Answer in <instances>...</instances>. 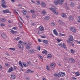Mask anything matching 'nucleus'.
<instances>
[{
	"label": "nucleus",
	"mask_w": 80,
	"mask_h": 80,
	"mask_svg": "<svg viewBox=\"0 0 80 80\" xmlns=\"http://www.w3.org/2000/svg\"><path fill=\"white\" fill-rule=\"evenodd\" d=\"M60 1L59 0H58L57 1H54V3L56 5H58V3L60 5H62V2H64V0H60Z\"/></svg>",
	"instance_id": "f257e3e1"
},
{
	"label": "nucleus",
	"mask_w": 80,
	"mask_h": 80,
	"mask_svg": "<svg viewBox=\"0 0 80 80\" xmlns=\"http://www.w3.org/2000/svg\"><path fill=\"white\" fill-rule=\"evenodd\" d=\"M49 9L50 10H51L54 14L55 15H58V12L56 11V9H57L56 7H55L54 8H50Z\"/></svg>",
	"instance_id": "f03ea898"
},
{
	"label": "nucleus",
	"mask_w": 80,
	"mask_h": 80,
	"mask_svg": "<svg viewBox=\"0 0 80 80\" xmlns=\"http://www.w3.org/2000/svg\"><path fill=\"white\" fill-rule=\"evenodd\" d=\"M58 45H59V46H60L61 47H62V48H63V47L64 49H67V47L66 46V45L65 43H63L62 45V43H61L59 44H58Z\"/></svg>",
	"instance_id": "7ed1b4c3"
},
{
	"label": "nucleus",
	"mask_w": 80,
	"mask_h": 80,
	"mask_svg": "<svg viewBox=\"0 0 80 80\" xmlns=\"http://www.w3.org/2000/svg\"><path fill=\"white\" fill-rule=\"evenodd\" d=\"M65 75V73L63 72H59V77H64Z\"/></svg>",
	"instance_id": "20e7f679"
},
{
	"label": "nucleus",
	"mask_w": 80,
	"mask_h": 80,
	"mask_svg": "<svg viewBox=\"0 0 80 80\" xmlns=\"http://www.w3.org/2000/svg\"><path fill=\"white\" fill-rule=\"evenodd\" d=\"M36 50H34V49H30L28 51V52L30 53L31 54H33L35 53V52H36Z\"/></svg>",
	"instance_id": "39448f33"
},
{
	"label": "nucleus",
	"mask_w": 80,
	"mask_h": 80,
	"mask_svg": "<svg viewBox=\"0 0 80 80\" xmlns=\"http://www.w3.org/2000/svg\"><path fill=\"white\" fill-rule=\"evenodd\" d=\"M69 38H68L69 40L71 42H73V36L71 35L69 36Z\"/></svg>",
	"instance_id": "423d86ee"
},
{
	"label": "nucleus",
	"mask_w": 80,
	"mask_h": 80,
	"mask_svg": "<svg viewBox=\"0 0 80 80\" xmlns=\"http://www.w3.org/2000/svg\"><path fill=\"white\" fill-rule=\"evenodd\" d=\"M18 47H19V48L22 50H23V45L22 44H18Z\"/></svg>",
	"instance_id": "0eeeda50"
},
{
	"label": "nucleus",
	"mask_w": 80,
	"mask_h": 80,
	"mask_svg": "<svg viewBox=\"0 0 80 80\" xmlns=\"http://www.w3.org/2000/svg\"><path fill=\"white\" fill-rule=\"evenodd\" d=\"M70 30L73 33H75V32H76V29H75V28L73 27L71 28Z\"/></svg>",
	"instance_id": "6e6552de"
},
{
	"label": "nucleus",
	"mask_w": 80,
	"mask_h": 80,
	"mask_svg": "<svg viewBox=\"0 0 80 80\" xmlns=\"http://www.w3.org/2000/svg\"><path fill=\"white\" fill-rule=\"evenodd\" d=\"M53 32L54 34L55 35H56V36H57L58 35V32L56 30V29H54L53 30Z\"/></svg>",
	"instance_id": "1a4fd4ad"
},
{
	"label": "nucleus",
	"mask_w": 80,
	"mask_h": 80,
	"mask_svg": "<svg viewBox=\"0 0 80 80\" xmlns=\"http://www.w3.org/2000/svg\"><path fill=\"white\" fill-rule=\"evenodd\" d=\"M13 67H11L8 70V73H10L11 72H13Z\"/></svg>",
	"instance_id": "9d476101"
},
{
	"label": "nucleus",
	"mask_w": 80,
	"mask_h": 80,
	"mask_svg": "<svg viewBox=\"0 0 80 80\" xmlns=\"http://www.w3.org/2000/svg\"><path fill=\"white\" fill-rule=\"evenodd\" d=\"M41 31H43V30H44V28L42 26H40L38 28Z\"/></svg>",
	"instance_id": "9b49d317"
},
{
	"label": "nucleus",
	"mask_w": 80,
	"mask_h": 80,
	"mask_svg": "<svg viewBox=\"0 0 80 80\" xmlns=\"http://www.w3.org/2000/svg\"><path fill=\"white\" fill-rule=\"evenodd\" d=\"M50 66L52 68H53L55 66V63L54 62L51 63L50 64Z\"/></svg>",
	"instance_id": "f8f14e48"
},
{
	"label": "nucleus",
	"mask_w": 80,
	"mask_h": 80,
	"mask_svg": "<svg viewBox=\"0 0 80 80\" xmlns=\"http://www.w3.org/2000/svg\"><path fill=\"white\" fill-rule=\"evenodd\" d=\"M10 76L13 79H15L16 78V76L14 74H11L10 75Z\"/></svg>",
	"instance_id": "ddd939ff"
},
{
	"label": "nucleus",
	"mask_w": 80,
	"mask_h": 80,
	"mask_svg": "<svg viewBox=\"0 0 80 80\" xmlns=\"http://www.w3.org/2000/svg\"><path fill=\"white\" fill-rule=\"evenodd\" d=\"M2 12H3V13H9V11L8 9H5L3 10Z\"/></svg>",
	"instance_id": "4468645a"
},
{
	"label": "nucleus",
	"mask_w": 80,
	"mask_h": 80,
	"mask_svg": "<svg viewBox=\"0 0 80 80\" xmlns=\"http://www.w3.org/2000/svg\"><path fill=\"white\" fill-rule=\"evenodd\" d=\"M42 53L44 55H47V51H46L45 50H44V51L42 52Z\"/></svg>",
	"instance_id": "2eb2a0df"
},
{
	"label": "nucleus",
	"mask_w": 80,
	"mask_h": 80,
	"mask_svg": "<svg viewBox=\"0 0 80 80\" xmlns=\"http://www.w3.org/2000/svg\"><path fill=\"white\" fill-rule=\"evenodd\" d=\"M10 32H11V33H12V34H15V33H17V31H13V30L12 29L11 30V31H10Z\"/></svg>",
	"instance_id": "dca6fc26"
},
{
	"label": "nucleus",
	"mask_w": 80,
	"mask_h": 80,
	"mask_svg": "<svg viewBox=\"0 0 80 80\" xmlns=\"http://www.w3.org/2000/svg\"><path fill=\"white\" fill-rule=\"evenodd\" d=\"M69 60L71 63H75V60L72 58H70Z\"/></svg>",
	"instance_id": "f3484780"
},
{
	"label": "nucleus",
	"mask_w": 80,
	"mask_h": 80,
	"mask_svg": "<svg viewBox=\"0 0 80 80\" xmlns=\"http://www.w3.org/2000/svg\"><path fill=\"white\" fill-rule=\"evenodd\" d=\"M6 19L4 18L0 19V21H1V22H6Z\"/></svg>",
	"instance_id": "a211bd4d"
},
{
	"label": "nucleus",
	"mask_w": 80,
	"mask_h": 80,
	"mask_svg": "<svg viewBox=\"0 0 80 80\" xmlns=\"http://www.w3.org/2000/svg\"><path fill=\"white\" fill-rule=\"evenodd\" d=\"M30 45H31V44H27L26 45V47L27 49H30Z\"/></svg>",
	"instance_id": "6ab92c4d"
},
{
	"label": "nucleus",
	"mask_w": 80,
	"mask_h": 80,
	"mask_svg": "<svg viewBox=\"0 0 80 80\" xmlns=\"http://www.w3.org/2000/svg\"><path fill=\"white\" fill-rule=\"evenodd\" d=\"M42 42L43 43H45V44H48V41L47 40H42Z\"/></svg>",
	"instance_id": "aec40b11"
},
{
	"label": "nucleus",
	"mask_w": 80,
	"mask_h": 80,
	"mask_svg": "<svg viewBox=\"0 0 80 80\" xmlns=\"http://www.w3.org/2000/svg\"><path fill=\"white\" fill-rule=\"evenodd\" d=\"M75 75H76V76H79V75H80L79 72L78 71L77 72H76L75 73Z\"/></svg>",
	"instance_id": "412c9836"
},
{
	"label": "nucleus",
	"mask_w": 80,
	"mask_h": 80,
	"mask_svg": "<svg viewBox=\"0 0 80 80\" xmlns=\"http://www.w3.org/2000/svg\"><path fill=\"white\" fill-rule=\"evenodd\" d=\"M62 17H63V18H65V17H67V15H66V14L65 13H62Z\"/></svg>",
	"instance_id": "4be33fe9"
},
{
	"label": "nucleus",
	"mask_w": 80,
	"mask_h": 80,
	"mask_svg": "<svg viewBox=\"0 0 80 80\" xmlns=\"http://www.w3.org/2000/svg\"><path fill=\"white\" fill-rule=\"evenodd\" d=\"M70 52L71 53H72L73 54L74 53H75V51L73 49H71L70 50Z\"/></svg>",
	"instance_id": "5701e85b"
},
{
	"label": "nucleus",
	"mask_w": 80,
	"mask_h": 80,
	"mask_svg": "<svg viewBox=\"0 0 80 80\" xmlns=\"http://www.w3.org/2000/svg\"><path fill=\"white\" fill-rule=\"evenodd\" d=\"M14 40L15 41H18V40H20V38L19 37H18L17 38H14Z\"/></svg>",
	"instance_id": "b1692460"
},
{
	"label": "nucleus",
	"mask_w": 80,
	"mask_h": 80,
	"mask_svg": "<svg viewBox=\"0 0 80 80\" xmlns=\"http://www.w3.org/2000/svg\"><path fill=\"white\" fill-rule=\"evenodd\" d=\"M1 6L2 8H7V7H8V6L7 5L3 4H1Z\"/></svg>",
	"instance_id": "393cba45"
},
{
	"label": "nucleus",
	"mask_w": 80,
	"mask_h": 80,
	"mask_svg": "<svg viewBox=\"0 0 80 80\" xmlns=\"http://www.w3.org/2000/svg\"><path fill=\"white\" fill-rule=\"evenodd\" d=\"M22 12L24 15H25L27 14V11L25 10H23Z\"/></svg>",
	"instance_id": "a878e982"
},
{
	"label": "nucleus",
	"mask_w": 80,
	"mask_h": 80,
	"mask_svg": "<svg viewBox=\"0 0 80 80\" xmlns=\"http://www.w3.org/2000/svg\"><path fill=\"white\" fill-rule=\"evenodd\" d=\"M49 18H50V17L48 16H46L44 19L45 20H49Z\"/></svg>",
	"instance_id": "bb28decb"
},
{
	"label": "nucleus",
	"mask_w": 80,
	"mask_h": 80,
	"mask_svg": "<svg viewBox=\"0 0 80 80\" xmlns=\"http://www.w3.org/2000/svg\"><path fill=\"white\" fill-rule=\"evenodd\" d=\"M68 19L69 20H72L73 19V17L72 16H69Z\"/></svg>",
	"instance_id": "cd10ccee"
},
{
	"label": "nucleus",
	"mask_w": 80,
	"mask_h": 80,
	"mask_svg": "<svg viewBox=\"0 0 80 80\" xmlns=\"http://www.w3.org/2000/svg\"><path fill=\"white\" fill-rule=\"evenodd\" d=\"M9 50H12L13 51H15V48H9Z\"/></svg>",
	"instance_id": "c85d7f7f"
},
{
	"label": "nucleus",
	"mask_w": 80,
	"mask_h": 80,
	"mask_svg": "<svg viewBox=\"0 0 80 80\" xmlns=\"http://www.w3.org/2000/svg\"><path fill=\"white\" fill-rule=\"evenodd\" d=\"M41 5L42 7H45L46 6V4L43 2H41Z\"/></svg>",
	"instance_id": "c756f323"
},
{
	"label": "nucleus",
	"mask_w": 80,
	"mask_h": 80,
	"mask_svg": "<svg viewBox=\"0 0 80 80\" xmlns=\"http://www.w3.org/2000/svg\"><path fill=\"white\" fill-rule=\"evenodd\" d=\"M19 26L20 28H22V23L20 22H19L18 23Z\"/></svg>",
	"instance_id": "7c9ffc66"
},
{
	"label": "nucleus",
	"mask_w": 80,
	"mask_h": 80,
	"mask_svg": "<svg viewBox=\"0 0 80 80\" xmlns=\"http://www.w3.org/2000/svg\"><path fill=\"white\" fill-rule=\"evenodd\" d=\"M2 37H3V38H5V37H7V36L4 33L2 34Z\"/></svg>",
	"instance_id": "2f4dec72"
},
{
	"label": "nucleus",
	"mask_w": 80,
	"mask_h": 80,
	"mask_svg": "<svg viewBox=\"0 0 80 80\" xmlns=\"http://www.w3.org/2000/svg\"><path fill=\"white\" fill-rule=\"evenodd\" d=\"M42 13L43 14V15H46L47 14V12L45 10H43L42 11Z\"/></svg>",
	"instance_id": "473e14b6"
},
{
	"label": "nucleus",
	"mask_w": 80,
	"mask_h": 80,
	"mask_svg": "<svg viewBox=\"0 0 80 80\" xmlns=\"http://www.w3.org/2000/svg\"><path fill=\"white\" fill-rule=\"evenodd\" d=\"M2 2L1 3L2 4H6V2L4 0H1Z\"/></svg>",
	"instance_id": "72a5a7b5"
},
{
	"label": "nucleus",
	"mask_w": 80,
	"mask_h": 80,
	"mask_svg": "<svg viewBox=\"0 0 80 80\" xmlns=\"http://www.w3.org/2000/svg\"><path fill=\"white\" fill-rule=\"evenodd\" d=\"M23 65L25 67H27L28 66V65L26 64V63H25V62H23Z\"/></svg>",
	"instance_id": "f704fd0d"
},
{
	"label": "nucleus",
	"mask_w": 80,
	"mask_h": 80,
	"mask_svg": "<svg viewBox=\"0 0 80 80\" xmlns=\"http://www.w3.org/2000/svg\"><path fill=\"white\" fill-rule=\"evenodd\" d=\"M48 58H52V55H51L50 54H49L48 55Z\"/></svg>",
	"instance_id": "c9c22d12"
},
{
	"label": "nucleus",
	"mask_w": 80,
	"mask_h": 80,
	"mask_svg": "<svg viewBox=\"0 0 80 80\" xmlns=\"http://www.w3.org/2000/svg\"><path fill=\"white\" fill-rule=\"evenodd\" d=\"M54 76H55V77H57V76H58V77H59V73L58 74H57V73H55L54 74Z\"/></svg>",
	"instance_id": "e433bc0d"
},
{
	"label": "nucleus",
	"mask_w": 80,
	"mask_h": 80,
	"mask_svg": "<svg viewBox=\"0 0 80 80\" xmlns=\"http://www.w3.org/2000/svg\"><path fill=\"white\" fill-rule=\"evenodd\" d=\"M19 63L20 66H21V67H23V66L22 65V62L21 61H19Z\"/></svg>",
	"instance_id": "4c0bfd02"
},
{
	"label": "nucleus",
	"mask_w": 80,
	"mask_h": 80,
	"mask_svg": "<svg viewBox=\"0 0 80 80\" xmlns=\"http://www.w3.org/2000/svg\"><path fill=\"white\" fill-rule=\"evenodd\" d=\"M59 37H62V36H64V35H65L62 34L61 33H59Z\"/></svg>",
	"instance_id": "58836bf2"
},
{
	"label": "nucleus",
	"mask_w": 80,
	"mask_h": 80,
	"mask_svg": "<svg viewBox=\"0 0 80 80\" xmlns=\"http://www.w3.org/2000/svg\"><path fill=\"white\" fill-rule=\"evenodd\" d=\"M70 5L71 6V7H73L75 6V4H74V3L72 2L71 3Z\"/></svg>",
	"instance_id": "ea45409f"
},
{
	"label": "nucleus",
	"mask_w": 80,
	"mask_h": 80,
	"mask_svg": "<svg viewBox=\"0 0 80 80\" xmlns=\"http://www.w3.org/2000/svg\"><path fill=\"white\" fill-rule=\"evenodd\" d=\"M41 48L40 46H38L37 47V50H38L39 51H40Z\"/></svg>",
	"instance_id": "a19ab883"
},
{
	"label": "nucleus",
	"mask_w": 80,
	"mask_h": 80,
	"mask_svg": "<svg viewBox=\"0 0 80 80\" xmlns=\"http://www.w3.org/2000/svg\"><path fill=\"white\" fill-rule=\"evenodd\" d=\"M46 68L48 70H49L50 69V67L49 66H46Z\"/></svg>",
	"instance_id": "79ce46f5"
},
{
	"label": "nucleus",
	"mask_w": 80,
	"mask_h": 80,
	"mask_svg": "<svg viewBox=\"0 0 80 80\" xmlns=\"http://www.w3.org/2000/svg\"><path fill=\"white\" fill-rule=\"evenodd\" d=\"M75 41L77 43V44H80V41L78 42V41L76 40Z\"/></svg>",
	"instance_id": "37998d69"
},
{
	"label": "nucleus",
	"mask_w": 80,
	"mask_h": 80,
	"mask_svg": "<svg viewBox=\"0 0 80 80\" xmlns=\"http://www.w3.org/2000/svg\"><path fill=\"white\" fill-rule=\"evenodd\" d=\"M30 12L31 13H35V11H34V10H31L30 11Z\"/></svg>",
	"instance_id": "c03bdc74"
},
{
	"label": "nucleus",
	"mask_w": 80,
	"mask_h": 80,
	"mask_svg": "<svg viewBox=\"0 0 80 80\" xmlns=\"http://www.w3.org/2000/svg\"><path fill=\"white\" fill-rule=\"evenodd\" d=\"M42 31H41L40 30V31H39L38 32V34H40V33H42Z\"/></svg>",
	"instance_id": "a18cd8bd"
},
{
	"label": "nucleus",
	"mask_w": 80,
	"mask_h": 80,
	"mask_svg": "<svg viewBox=\"0 0 80 80\" xmlns=\"http://www.w3.org/2000/svg\"><path fill=\"white\" fill-rule=\"evenodd\" d=\"M57 41L58 42H61V41H62V40H61V39H57Z\"/></svg>",
	"instance_id": "49530a36"
},
{
	"label": "nucleus",
	"mask_w": 80,
	"mask_h": 80,
	"mask_svg": "<svg viewBox=\"0 0 80 80\" xmlns=\"http://www.w3.org/2000/svg\"><path fill=\"white\" fill-rule=\"evenodd\" d=\"M5 65L6 67H9V64L8 63H5Z\"/></svg>",
	"instance_id": "de8ad7c7"
},
{
	"label": "nucleus",
	"mask_w": 80,
	"mask_h": 80,
	"mask_svg": "<svg viewBox=\"0 0 80 80\" xmlns=\"http://www.w3.org/2000/svg\"><path fill=\"white\" fill-rule=\"evenodd\" d=\"M0 25H1V27H4V26H5V24H4L3 23H1V24Z\"/></svg>",
	"instance_id": "09e8293b"
},
{
	"label": "nucleus",
	"mask_w": 80,
	"mask_h": 80,
	"mask_svg": "<svg viewBox=\"0 0 80 80\" xmlns=\"http://www.w3.org/2000/svg\"><path fill=\"white\" fill-rule=\"evenodd\" d=\"M38 57L41 58V59H42V60L43 59V57L41 55H39Z\"/></svg>",
	"instance_id": "8fccbe9b"
},
{
	"label": "nucleus",
	"mask_w": 80,
	"mask_h": 80,
	"mask_svg": "<svg viewBox=\"0 0 80 80\" xmlns=\"http://www.w3.org/2000/svg\"><path fill=\"white\" fill-rule=\"evenodd\" d=\"M18 18L19 20H20V21H21V20H22V18L21 17H18Z\"/></svg>",
	"instance_id": "3c124183"
},
{
	"label": "nucleus",
	"mask_w": 80,
	"mask_h": 80,
	"mask_svg": "<svg viewBox=\"0 0 80 80\" xmlns=\"http://www.w3.org/2000/svg\"><path fill=\"white\" fill-rule=\"evenodd\" d=\"M32 17L33 18H35V17H36V15L33 14L32 15Z\"/></svg>",
	"instance_id": "603ef678"
},
{
	"label": "nucleus",
	"mask_w": 80,
	"mask_h": 80,
	"mask_svg": "<svg viewBox=\"0 0 80 80\" xmlns=\"http://www.w3.org/2000/svg\"><path fill=\"white\" fill-rule=\"evenodd\" d=\"M37 2L38 3V5H40V1H37Z\"/></svg>",
	"instance_id": "864d4df0"
},
{
	"label": "nucleus",
	"mask_w": 80,
	"mask_h": 80,
	"mask_svg": "<svg viewBox=\"0 0 80 80\" xmlns=\"http://www.w3.org/2000/svg\"><path fill=\"white\" fill-rule=\"evenodd\" d=\"M78 18H79V19L78 20V22H79L80 23V16H79L78 17Z\"/></svg>",
	"instance_id": "5fc2aeb1"
},
{
	"label": "nucleus",
	"mask_w": 80,
	"mask_h": 80,
	"mask_svg": "<svg viewBox=\"0 0 80 80\" xmlns=\"http://www.w3.org/2000/svg\"><path fill=\"white\" fill-rule=\"evenodd\" d=\"M18 42L19 43H20V44H21V43H23V42L22 41H19Z\"/></svg>",
	"instance_id": "6e6d98bb"
},
{
	"label": "nucleus",
	"mask_w": 80,
	"mask_h": 80,
	"mask_svg": "<svg viewBox=\"0 0 80 80\" xmlns=\"http://www.w3.org/2000/svg\"><path fill=\"white\" fill-rule=\"evenodd\" d=\"M51 24L52 26H53L54 27H55V24L53 23V22H52L51 23Z\"/></svg>",
	"instance_id": "4d7b16f0"
},
{
	"label": "nucleus",
	"mask_w": 80,
	"mask_h": 80,
	"mask_svg": "<svg viewBox=\"0 0 80 80\" xmlns=\"http://www.w3.org/2000/svg\"><path fill=\"white\" fill-rule=\"evenodd\" d=\"M12 29H13L14 30H17V28L14 27L12 28Z\"/></svg>",
	"instance_id": "13d9d810"
},
{
	"label": "nucleus",
	"mask_w": 80,
	"mask_h": 80,
	"mask_svg": "<svg viewBox=\"0 0 80 80\" xmlns=\"http://www.w3.org/2000/svg\"><path fill=\"white\" fill-rule=\"evenodd\" d=\"M0 69L1 70H2L3 69V68H2V66L0 65Z\"/></svg>",
	"instance_id": "bf43d9fd"
},
{
	"label": "nucleus",
	"mask_w": 80,
	"mask_h": 80,
	"mask_svg": "<svg viewBox=\"0 0 80 80\" xmlns=\"http://www.w3.org/2000/svg\"><path fill=\"white\" fill-rule=\"evenodd\" d=\"M11 1L12 2H15V0H11Z\"/></svg>",
	"instance_id": "052dcab7"
},
{
	"label": "nucleus",
	"mask_w": 80,
	"mask_h": 80,
	"mask_svg": "<svg viewBox=\"0 0 80 80\" xmlns=\"http://www.w3.org/2000/svg\"><path fill=\"white\" fill-rule=\"evenodd\" d=\"M38 41L39 42H42V40H41L40 39H38Z\"/></svg>",
	"instance_id": "680f3d73"
},
{
	"label": "nucleus",
	"mask_w": 80,
	"mask_h": 80,
	"mask_svg": "<svg viewBox=\"0 0 80 80\" xmlns=\"http://www.w3.org/2000/svg\"><path fill=\"white\" fill-rule=\"evenodd\" d=\"M31 1L32 2V3H35V2L33 0H31Z\"/></svg>",
	"instance_id": "e2e57ef3"
},
{
	"label": "nucleus",
	"mask_w": 80,
	"mask_h": 80,
	"mask_svg": "<svg viewBox=\"0 0 80 80\" xmlns=\"http://www.w3.org/2000/svg\"><path fill=\"white\" fill-rule=\"evenodd\" d=\"M8 22H9V23H11V21L10 20H8Z\"/></svg>",
	"instance_id": "0e129e2a"
},
{
	"label": "nucleus",
	"mask_w": 80,
	"mask_h": 80,
	"mask_svg": "<svg viewBox=\"0 0 80 80\" xmlns=\"http://www.w3.org/2000/svg\"><path fill=\"white\" fill-rule=\"evenodd\" d=\"M41 37H42V38H45V36H42Z\"/></svg>",
	"instance_id": "69168bd1"
},
{
	"label": "nucleus",
	"mask_w": 80,
	"mask_h": 80,
	"mask_svg": "<svg viewBox=\"0 0 80 80\" xmlns=\"http://www.w3.org/2000/svg\"><path fill=\"white\" fill-rule=\"evenodd\" d=\"M28 72H30L31 71V70H30V69H28V70H27Z\"/></svg>",
	"instance_id": "338daca9"
},
{
	"label": "nucleus",
	"mask_w": 80,
	"mask_h": 80,
	"mask_svg": "<svg viewBox=\"0 0 80 80\" xmlns=\"http://www.w3.org/2000/svg\"><path fill=\"white\" fill-rule=\"evenodd\" d=\"M78 8L79 9H80V5L78 7Z\"/></svg>",
	"instance_id": "774afa93"
}]
</instances>
